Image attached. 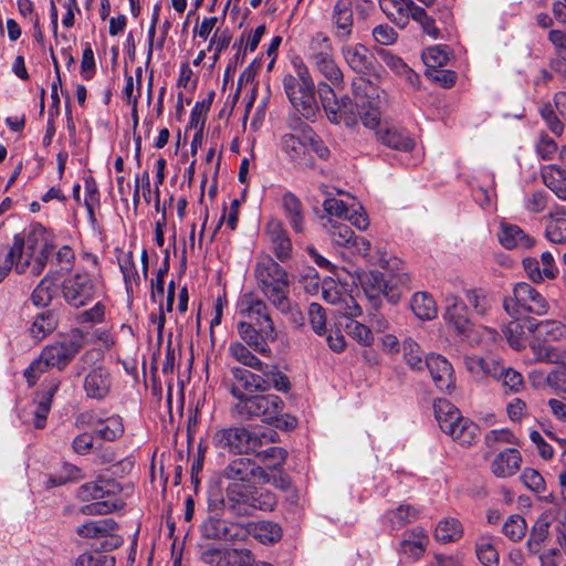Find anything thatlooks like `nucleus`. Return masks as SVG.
<instances>
[{
    "label": "nucleus",
    "mask_w": 566,
    "mask_h": 566,
    "mask_svg": "<svg viewBox=\"0 0 566 566\" xmlns=\"http://www.w3.org/2000/svg\"><path fill=\"white\" fill-rule=\"evenodd\" d=\"M503 333L510 346L516 350H521L526 345L525 333L523 326L517 318L505 325Z\"/></svg>",
    "instance_id": "60"
},
{
    "label": "nucleus",
    "mask_w": 566,
    "mask_h": 566,
    "mask_svg": "<svg viewBox=\"0 0 566 566\" xmlns=\"http://www.w3.org/2000/svg\"><path fill=\"white\" fill-rule=\"evenodd\" d=\"M463 533V525L457 517L446 516L437 523L433 537L440 544H449L458 542Z\"/></svg>",
    "instance_id": "38"
},
{
    "label": "nucleus",
    "mask_w": 566,
    "mask_h": 566,
    "mask_svg": "<svg viewBox=\"0 0 566 566\" xmlns=\"http://www.w3.org/2000/svg\"><path fill=\"white\" fill-rule=\"evenodd\" d=\"M84 206L87 210L88 220L92 224L96 223L95 209L99 207V191L93 177L88 176L84 179Z\"/></svg>",
    "instance_id": "55"
},
{
    "label": "nucleus",
    "mask_w": 566,
    "mask_h": 566,
    "mask_svg": "<svg viewBox=\"0 0 566 566\" xmlns=\"http://www.w3.org/2000/svg\"><path fill=\"white\" fill-rule=\"evenodd\" d=\"M122 488L114 480L98 479L81 485L76 496L83 502H91L80 509L85 515H104L120 510L125 505L120 496Z\"/></svg>",
    "instance_id": "7"
},
{
    "label": "nucleus",
    "mask_w": 566,
    "mask_h": 566,
    "mask_svg": "<svg viewBox=\"0 0 566 566\" xmlns=\"http://www.w3.org/2000/svg\"><path fill=\"white\" fill-rule=\"evenodd\" d=\"M334 38L339 42H348L353 35L354 14L352 0H338L331 15Z\"/></svg>",
    "instance_id": "26"
},
{
    "label": "nucleus",
    "mask_w": 566,
    "mask_h": 566,
    "mask_svg": "<svg viewBox=\"0 0 566 566\" xmlns=\"http://www.w3.org/2000/svg\"><path fill=\"white\" fill-rule=\"evenodd\" d=\"M428 544L429 536L426 530L420 526H416L403 534L398 552L402 558L413 562L424 554Z\"/></svg>",
    "instance_id": "30"
},
{
    "label": "nucleus",
    "mask_w": 566,
    "mask_h": 566,
    "mask_svg": "<svg viewBox=\"0 0 566 566\" xmlns=\"http://www.w3.org/2000/svg\"><path fill=\"white\" fill-rule=\"evenodd\" d=\"M283 400L276 395L251 396L235 405V410L243 419L260 418L264 422L272 423L279 420L283 411Z\"/></svg>",
    "instance_id": "16"
},
{
    "label": "nucleus",
    "mask_w": 566,
    "mask_h": 566,
    "mask_svg": "<svg viewBox=\"0 0 566 566\" xmlns=\"http://www.w3.org/2000/svg\"><path fill=\"white\" fill-rule=\"evenodd\" d=\"M410 306L415 315L422 321H431L438 314L436 301L427 292L415 293Z\"/></svg>",
    "instance_id": "47"
},
{
    "label": "nucleus",
    "mask_w": 566,
    "mask_h": 566,
    "mask_svg": "<svg viewBox=\"0 0 566 566\" xmlns=\"http://www.w3.org/2000/svg\"><path fill=\"white\" fill-rule=\"evenodd\" d=\"M323 208L328 214L327 218L336 217L347 220L358 230H366L369 226L368 216L363 206L358 203L347 205L340 199L331 197L324 200Z\"/></svg>",
    "instance_id": "23"
},
{
    "label": "nucleus",
    "mask_w": 566,
    "mask_h": 566,
    "mask_svg": "<svg viewBox=\"0 0 566 566\" xmlns=\"http://www.w3.org/2000/svg\"><path fill=\"white\" fill-rule=\"evenodd\" d=\"M245 527L249 531V535L251 534L262 544L275 543L280 541L282 536L281 527L272 522L262 521L255 524H250Z\"/></svg>",
    "instance_id": "50"
},
{
    "label": "nucleus",
    "mask_w": 566,
    "mask_h": 566,
    "mask_svg": "<svg viewBox=\"0 0 566 566\" xmlns=\"http://www.w3.org/2000/svg\"><path fill=\"white\" fill-rule=\"evenodd\" d=\"M442 318L453 333L469 343H479L474 336V324L469 317L468 305L460 296L448 293L444 295Z\"/></svg>",
    "instance_id": "14"
},
{
    "label": "nucleus",
    "mask_w": 566,
    "mask_h": 566,
    "mask_svg": "<svg viewBox=\"0 0 566 566\" xmlns=\"http://www.w3.org/2000/svg\"><path fill=\"white\" fill-rule=\"evenodd\" d=\"M304 56L311 67L328 84L343 88L344 74L335 60L332 40L326 33L316 32L310 38L304 49Z\"/></svg>",
    "instance_id": "10"
},
{
    "label": "nucleus",
    "mask_w": 566,
    "mask_h": 566,
    "mask_svg": "<svg viewBox=\"0 0 566 566\" xmlns=\"http://www.w3.org/2000/svg\"><path fill=\"white\" fill-rule=\"evenodd\" d=\"M522 464V454L515 448H507L499 452L491 461V472L501 479L511 478L515 475Z\"/></svg>",
    "instance_id": "33"
},
{
    "label": "nucleus",
    "mask_w": 566,
    "mask_h": 566,
    "mask_svg": "<svg viewBox=\"0 0 566 566\" xmlns=\"http://www.w3.org/2000/svg\"><path fill=\"white\" fill-rule=\"evenodd\" d=\"M237 311L242 317L237 323L241 340L258 354L270 357L269 344L276 340L277 333L266 303L254 292H245L238 298Z\"/></svg>",
    "instance_id": "3"
},
{
    "label": "nucleus",
    "mask_w": 566,
    "mask_h": 566,
    "mask_svg": "<svg viewBox=\"0 0 566 566\" xmlns=\"http://www.w3.org/2000/svg\"><path fill=\"white\" fill-rule=\"evenodd\" d=\"M55 240L54 233L41 224L32 226L25 238L14 235L10 250L0 251V282L12 269L19 274L40 275L56 248Z\"/></svg>",
    "instance_id": "2"
},
{
    "label": "nucleus",
    "mask_w": 566,
    "mask_h": 566,
    "mask_svg": "<svg viewBox=\"0 0 566 566\" xmlns=\"http://www.w3.org/2000/svg\"><path fill=\"white\" fill-rule=\"evenodd\" d=\"M264 240L275 258L285 262L292 256V242L282 221L270 219L264 228Z\"/></svg>",
    "instance_id": "25"
},
{
    "label": "nucleus",
    "mask_w": 566,
    "mask_h": 566,
    "mask_svg": "<svg viewBox=\"0 0 566 566\" xmlns=\"http://www.w3.org/2000/svg\"><path fill=\"white\" fill-rule=\"evenodd\" d=\"M57 326L56 314L52 311H44L36 314L29 327L31 337L35 340H42L50 335Z\"/></svg>",
    "instance_id": "45"
},
{
    "label": "nucleus",
    "mask_w": 566,
    "mask_h": 566,
    "mask_svg": "<svg viewBox=\"0 0 566 566\" xmlns=\"http://www.w3.org/2000/svg\"><path fill=\"white\" fill-rule=\"evenodd\" d=\"M99 280L86 271H77L62 283L64 300L73 307L88 304L99 291Z\"/></svg>",
    "instance_id": "15"
},
{
    "label": "nucleus",
    "mask_w": 566,
    "mask_h": 566,
    "mask_svg": "<svg viewBox=\"0 0 566 566\" xmlns=\"http://www.w3.org/2000/svg\"><path fill=\"white\" fill-rule=\"evenodd\" d=\"M323 227L333 244L347 249L352 254L361 256L368 264L378 265L385 270L394 271L398 268L399 260L380 247L371 248V243L364 237L355 235L354 231L345 223L326 218Z\"/></svg>",
    "instance_id": "4"
},
{
    "label": "nucleus",
    "mask_w": 566,
    "mask_h": 566,
    "mask_svg": "<svg viewBox=\"0 0 566 566\" xmlns=\"http://www.w3.org/2000/svg\"><path fill=\"white\" fill-rule=\"evenodd\" d=\"M541 176L545 186L551 189L556 197L566 200V171L556 165H546L542 167Z\"/></svg>",
    "instance_id": "41"
},
{
    "label": "nucleus",
    "mask_w": 566,
    "mask_h": 566,
    "mask_svg": "<svg viewBox=\"0 0 566 566\" xmlns=\"http://www.w3.org/2000/svg\"><path fill=\"white\" fill-rule=\"evenodd\" d=\"M557 516V510L556 509H548L545 512H543L536 522L534 523L531 535L527 542L528 549L532 553H537L541 548V544L546 539L548 535V528L552 522Z\"/></svg>",
    "instance_id": "36"
},
{
    "label": "nucleus",
    "mask_w": 566,
    "mask_h": 566,
    "mask_svg": "<svg viewBox=\"0 0 566 566\" xmlns=\"http://www.w3.org/2000/svg\"><path fill=\"white\" fill-rule=\"evenodd\" d=\"M403 357L408 366L412 369L420 370L424 363L422 360L419 345L411 338H407L402 344Z\"/></svg>",
    "instance_id": "61"
},
{
    "label": "nucleus",
    "mask_w": 566,
    "mask_h": 566,
    "mask_svg": "<svg viewBox=\"0 0 566 566\" xmlns=\"http://www.w3.org/2000/svg\"><path fill=\"white\" fill-rule=\"evenodd\" d=\"M322 295L327 303L336 306V312L339 315L347 318H355L361 315V307L354 296L347 292L344 284L333 279L324 280Z\"/></svg>",
    "instance_id": "20"
},
{
    "label": "nucleus",
    "mask_w": 566,
    "mask_h": 566,
    "mask_svg": "<svg viewBox=\"0 0 566 566\" xmlns=\"http://www.w3.org/2000/svg\"><path fill=\"white\" fill-rule=\"evenodd\" d=\"M308 139H304L302 135L287 133L282 135L280 146L282 151L293 161L303 158L307 149Z\"/></svg>",
    "instance_id": "49"
},
{
    "label": "nucleus",
    "mask_w": 566,
    "mask_h": 566,
    "mask_svg": "<svg viewBox=\"0 0 566 566\" xmlns=\"http://www.w3.org/2000/svg\"><path fill=\"white\" fill-rule=\"evenodd\" d=\"M82 347L80 336L72 335L45 346L39 358L25 370L24 377L30 386L35 385L42 374L49 368L64 369Z\"/></svg>",
    "instance_id": "9"
},
{
    "label": "nucleus",
    "mask_w": 566,
    "mask_h": 566,
    "mask_svg": "<svg viewBox=\"0 0 566 566\" xmlns=\"http://www.w3.org/2000/svg\"><path fill=\"white\" fill-rule=\"evenodd\" d=\"M475 553L484 566H497L499 553L491 536L482 535L475 542Z\"/></svg>",
    "instance_id": "52"
},
{
    "label": "nucleus",
    "mask_w": 566,
    "mask_h": 566,
    "mask_svg": "<svg viewBox=\"0 0 566 566\" xmlns=\"http://www.w3.org/2000/svg\"><path fill=\"white\" fill-rule=\"evenodd\" d=\"M231 39L232 34L228 28L216 29L207 46V51L213 52L211 56L212 65L220 59L221 52L229 46Z\"/></svg>",
    "instance_id": "56"
},
{
    "label": "nucleus",
    "mask_w": 566,
    "mask_h": 566,
    "mask_svg": "<svg viewBox=\"0 0 566 566\" xmlns=\"http://www.w3.org/2000/svg\"><path fill=\"white\" fill-rule=\"evenodd\" d=\"M268 365L263 364L262 375L253 374L249 370L234 368L233 375L235 384L231 388L232 395L239 400L249 399L256 391L270 389V374L265 373Z\"/></svg>",
    "instance_id": "21"
},
{
    "label": "nucleus",
    "mask_w": 566,
    "mask_h": 566,
    "mask_svg": "<svg viewBox=\"0 0 566 566\" xmlns=\"http://www.w3.org/2000/svg\"><path fill=\"white\" fill-rule=\"evenodd\" d=\"M75 426L94 429L95 434L105 441H114L124 433L123 419L118 415L105 417L102 412L90 410L76 417Z\"/></svg>",
    "instance_id": "17"
},
{
    "label": "nucleus",
    "mask_w": 566,
    "mask_h": 566,
    "mask_svg": "<svg viewBox=\"0 0 566 566\" xmlns=\"http://www.w3.org/2000/svg\"><path fill=\"white\" fill-rule=\"evenodd\" d=\"M357 280L365 295L376 306L380 296L386 293L387 282L384 275L378 271L361 272L357 274Z\"/></svg>",
    "instance_id": "35"
},
{
    "label": "nucleus",
    "mask_w": 566,
    "mask_h": 566,
    "mask_svg": "<svg viewBox=\"0 0 566 566\" xmlns=\"http://www.w3.org/2000/svg\"><path fill=\"white\" fill-rule=\"evenodd\" d=\"M247 343L232 342L229 345V354L238 363L251 367L255 370H263V363L250 350Z\"/></svg>",
    "instance_id": "51"
},
{
    "label": "nucleus",
    "mask_w": 566,
    "mask_h": 566,
    "mask_svg": "<svg viewBox=\"0 0 566 566\" xmlns=\"http://www.w3.org/2000/svg\"><path fill=\"white\" fill-rule=\"evenodd\" d=\"M117 523L113 518L87 521L76 527V534L83 538L101 539L103 551H113L119 547L124 539L116 534Z\"/></svg>",
    "instance_id": "19"
},
{
    "label": "nucleus",
    "mask_w": 566,
    "mask_h": 566,
    "mask_svg": "<svg viewBox=\"0 0 566 566\" xmlns=\"http://www.w3.org/2000/svg\"><path fill=\"white\" fill-rule=\"evenodd\" d=\"M497 235L501 244L506 249L527 248L531 245L530 239L515 224L502 223Z\"/></svg>",
    "instance_id": "48"
},
{
    "label": "nucleus",
    "mask_w": 566,
    "mask_h": 566,
    "mask_svg": "<svg viewBox=\"0 0 566 566\" xmlns=\"http://www.w3.org/2000/svg\"><path fill=\"white\" fill-rule=\"evenodd\" d=\"M503 307L514 318L528 313L542 316L549 311V304L546 298L526 282H520L514 285L512 295L504 297Z\"/></svg>",
    "instance_id": "11"
},
{
    "label": "nucleus",
    "mask_w": 566,
    "mask_h": 566,
    "mask_svg": "<svg viewBox=\"0 0 566 566\" xmlns=\"http://www.w3.org/2000/svg\"><path fill=\"white\" fill-rule=\"evenodd\" d=\"M254 279L263 296L281 313L293 311V303L289 297V273L270 255H262L254 265Z\"/></svg>",
    "instance_id": "5"
},
{
    "label": "nucleus",
    "mask_w": 566,
    "mask_h": 566,
    "mask_svg": "<svg viewBox=\"0 0 566 566\" xmlns=\"http://www.w3.org/2000/svg\"><path fill=\"white\" fill-rule=\"evenodd\" d=\"M113 379L105 366H95L84 376L83 389L90 399L103 400L111 392Z\"/></svg>",
    "instance_id": "28"
},
{
    "label": "nucleus",
    "mask_w": 566,
    "mask_h": 566,
    "mask_svg": "<svg viewBox=\"0 0 566 566\" xmlns=\"http://www.w3.org/2000/svg\"><path fill=\"white\" fill-rule=\"evenodd\" d=\"M59 386L60 382L56 379L51 380L43 395L38 400H34L29 409L21 412V420L32 424L36 429L44 428L48 415L51 410L52 398L59 389Z\"/></svg>",
    "instance_id": "24"
},
{
    "label": "nucleus",
    "mask_w": 566,
    "mask_h": 566,
    "mask_svg": "<svg viewBox=\"0 0 566 566\" xmlns=\"http://www.w3.org/2000/svg\"><path fill=\"white\" fill-rule=\"evenodd\" d=\"M259 478L264 482L274 485L280 490H287L291 485L290 478L277 469L265 470L260 468Z\"/></svg>",
    "instance_id": "62"
},
{
    "label": "nucleus",
    "mask_w": 566,
    "mask_h": 566,
    "mask_svg": "<svg viewBox=\"0 0 566 566\" xmlns=\"http://www.w3.org/2000/svg\"><path fill=\"white\" fill-rule=\"evenodd\" d=\"M118 266L123 274L126 292L128 295H133L134 287L138 286L140 283V276L132 251L123 252L118 256Z\"/></svg>",
    "instance_id": "46"
},
{
    "label": "nucleus",
    "mask_w": 566,
    "mask_h": 566,
    "mask_svg": "<svg viewBox=\"0 0 566 566\" xmlns=\"http://www.w3.org/2000/svg\"><path fill=\"white\" fill-rule=\"evenodd\" d=\"M57 273L49 272L36 285L32 293V302L36 306H48L57 292Z\"/></svg>",
    "instance_id": "44"
},
{
    "label": "nucleus",
    "mask_w": 566,
    "mask_h": 566,
    "mask_svg": "<svg viewBox=\"0 0 566 566\" xmlns=\"http://www.w3.org/2000/svg\"><path fill=\"white\" fill-rule=\"evenodd\" d=\"M459 444L468 447L475 442L479 434V427L468 418L460 416V420L452 424H444V430Z\"/></svg>",
    "instance_id": "34"
},
{
    "label": "nucleus",
    "mask_w": 566,
    "mask_h": 566,
    "mask_svg": "<svg viewBox=\"0 0 566 566\" xmlns=\"http://www.w3.org/2000/svg\"><path fill=\"white\" fill-rule=\"evenodd\" d=\"M115 559L101 553H84L77 558V566H114Z\"/></svg>",
    "instance_id": "64"
},
{
    "label": "nucleus",
    "mask_w": 566,
    "mask_h": 566,
    "mask_svg": "<svg viewBox=\"0 0 566 566\" xmlns=\"http://www.w3.org/2000/svg\"><path fill=\"white\" fill-rule=\"evenodd\" d=\"M308 319L313 331L317 335H324L327 332L325 311L318 303L310 304Z\"/></svg>",
    "instance_id": "63"
},
{
    "label": "nucleus",
    "mask_w": 566,
    "mask_h": 566,
    "mask_svg": "<svg viewBox=\"0 0 566 566\" xmlns=\"http://www.w3.org/2000/svg\"><path fill=\"white\" fill-rule=\"evenodd\" d=\"M424 365L438 389L450 391L454 387L453 368L446 357L430 354L426 357Z\"/></svg>",
    "instance_id": "29"
},
{
    "label": "nucleus",
    "mask_w": 566,
    "mask_h": 566,
    "mask_svg": "<svg viewBox=\"0 0 566 566\" xmlns=\"http://www.w3.org/2000/svg\"><path fill=\"white\" fill-rule=\"evenodd\" d=\"M294 74L283 77V88L293 109L307 120H314L318 113L315 84L307 64L301 57L292 60Z\"/></svg>",
    "instance_id": "6"
},
{
    "label": "nucleus",
    "mask_w": 566,
    "mask_h": 566,
    "mask_svg": "<svg viewBox=\"0 0 566 566\" xmlns=\"http://www.w3.org/2000/svg\"><path fill=\"white\" fill-rule=\"evenodd\" d=\"M566 208L557 207L552 211L546 221L545 234L553 243L566 242Z\"/></svg>",
    "instance_id": "40"
},
{
    "label": "nucleus",
    "mask_w": 566,
    "mask_h": 566,
    "mask_svg": "<svg viewBox=\"0 0 566 566\" xmlns=\"http://www.w3.org/2000/svg\"><path fill=\"white\" fill-rule=\"evenodd\" d=\"M436 419L441 428L444 430V424H452V422L460 420V410L447 399H437L433 403Z\"/></svg>",
    "instance_id": "53"
},
{
    "label": "nucleus",
    "mask_w": 566,
    "mask_h": 566,
    "mask_svg": "<svg viewBox=\"0 0 566 566\" xmlns=\"http://www.w3.org/2000/svg\"><path fill=\"white\" fill-rule=\"evenodd\" d=\"M282 208L292 229L297 233L303 232L305 229V217L300 199L292 192H285L282 196Z\"/></svg>",
    "instance_id": "37"
},
{
    "label": "nucleus",
    "mask_w": 566,
    "mask_h": 566,
    "mask_svg": "<svg viewBox=\"0 0 566 566\" xmlns=\"http://www.w3.org/2000/svg\"><path fill=\"white\" fill-rule=\"evenodd\" d=\"M530 329L544 342H560L566 339V325L557 319H543L531 324Z\"/></svg>",
    "instance_id": "42"
},
{
    "label": "nucleus",
    "mask_w": 566,
    "mask_h": 566,
    "mask_svg": "<svg viewBox=\"0 0 566 566\" xmlns=\"http://www.w3.org/2000/svg\"><path fill=\"white\" fill-rule=\"evenodd\" d=\"M260 468L251 459L237 458L223 469L221 478L227 480L228 484L248 483L259 476Z\"/></svg>",
    "instance_id": "32"
},
{
    "label": "nucleus",
    "mask_w": 566,
    "mask_h": 566,
    "mask_svg": "<svg viewBox=\"0 0 566 566\" xmlns=\"http://www.w3.org/2000/svg\"><path fill=\"white\" fill-rule=\"evenodd\" d=\"M464 298L467 305H470L480 316L486 315L493 303L491 296L481 289L465 290Z\"/></svg>",
    "instance_id": "54"
},
{
    "label": "nucleus",
    "mask_w": 566,
    "mask_h": 566,
    "mask_svg": "<svg viewBox=\"0 0 566 566\" xmlns=\"http://www.w3.org/2000/svg\"><path fill=\"white\" fill-rule=\"evenodd\" d=\"M275 436L274 431H271L270 436L260 437L245 428L230 427L217 430L212 436V443L216 448L245 454L255 451L262 444V439L273 441Z\"/></svg>",
    "instance_id": "12"
},
{
    "label": "nucleus",
    "mask_w": 566,
    "mask_h": 566,
    "mask_svg": "<svg viewBox=\"0 0 566 566\" xmlns=\"http://www.w3.org/2000/svg\"><path fill=\"white\" fill-rule=\"evenodd\" d=\"M376 127H378L376 130L377 140L382 145L400 151H410L413 149L415 140L407 130L394 125H380V122Z\"/></svg>",
    "instance_id": "31"
},
{
    "label": "nucleus",
    "mask_w": 566,
    "mask_h": 566,
    "mask_svg": "<svg viewBox=\"0 0 566 566\" xmlns=\"http://www.w3.org/2000/svg\"><path fill=\"white\" fill-rule=\"evenodd\" d=\"M200 558L209 566H253L255 560L250 549L232 546H208Z\"/></svg>",
    "instance_id": "18"
},
{
    "label": "nucleus",
    "mask_w": 566,
    "mask_h": 566,
    "mask_svg": "<svg viewBox=\"0 0 566 566\" xmlns=\"http://www.w3.org/2000/svg\"><path fill=\"white\" fill-rule=\"evenodd\" d=\"M423 63L428 69H439L444 66L449 61V51L444 45H434L428 48L422 53Z\"/></svg>",
    "instance_id": "57"
},
{
    "label": "nucleus",
    "mask_w": 566,
    "mask_h": 566,
    "mask_svg": "<svg viewBox=\"0 0 566 566\" xmlns=\"http://www.w3.org/2000/svg\"><path fill=\"white\" fill-rule=\"evenodd\" d=\"M335 88L327 82H319L317 85L319 101L331 123L353 127L360 118L366 127L376 128L380 119L384 91L370 81L361 80L359 85L355 84L353 102L348 96L338 98Z\"/></svg>",
    "instance_id": "1"
},
{
    "label": "nucleus",
    "mask_w": 566,
    "mask_h": 566,
    "mask_svg": "<svg viewBox=\"0 0 566 566\" xmlns=\"http://www.w3.org/2000/svg\"><path fill=\"white\" fill-rule=\"evenodd\" d=\"M378 55L382 63L389 67L397 75L401 76L411 85L418 84V75L410 69L401 57L395 55L391 51L381 49L378 51Z\"/></svg>",
    "instance_id": "43"
},
{
    "label": "nucleus",
    "mask_w": 566,
    "mask_h": 566,
    "mask_svg": "<svg viewBox=\"0 0 566 566\" xmlns=\"http://www.w3.org/2000/svg\"><path fill=\"white\" fill-rule=\"evenodd\" d=\"M527 530L526 521L518 514H513L503 524V534L513 542L522 539Z\"/></svg>",
    "instance_id": "58"
},
{
    "label": "nucleus",
    "mask_w": 566,
    "mask_h": 566,
    "mask_svg": "<svg viewBox=\"0 0 566 566\" xmlns=\"http://www.w3.org/2000/svg\"><path fill=\"white\" fill-rule=\"evenodd\" d=\"M223 504L239 516H250L256 510L272 511L276 505V497L269 490L258 488L251 481L227 484Z\"/></svg>",
    "instance_id": "8"
},
{
    "label": "nucleus",
    "mask_w": 566,
    "mask_h": 566,
    "mask_svg": "<svg viewBox=\"0 0 566 566\" xmlns=\"http://www.w3.org/2000/svg\"><path fill=\"white\" fill-rule=\"evenodd\" d=\"M340 53L350 70L358 74L381 77V73L374 66V56L368 48L361 43L342 42Z\"/></svg>",
    "instance_id": "22"
},
{
    "label": "nucleus",
    "mask_w": 566,
    "mask_h": 566,
    "mask_svg": "<svg viewBox=\"0 0 566 566\" xmlns=\"http://www.w3.org/2000/svg\"><path fill=\"white\" fill-rule=\"evenodd\" d=\"M379 8L400 29H403L410 19L415 20L421 15V7L412 0H379Z\"/></svg>",
    "instance_id": "27"
},
{
    "label": "nucleus",
    "mask_w": 566,
    "mask_h": 566,
    "mask_svg": "<svg viewBox=\"0 0 566 566\" xmlns=\"http://www.w3.org/2000/svg\"><path fill=\"white\" fill-rule=\"evenodd\" d=\"M346 333L363 346H370L374 342V335L369 327L349 318L345 325Z\"/></svg>",
    "instance_id": "59"
},
{
    "label": "nucleus",
    "mask_w": 566,
    "mask_h": 566,
    "mask_svg": "<svg viewBox=\"0 0 566 566\" xmlns=\"http://www.w3.org/2000/svg\"><path fill=\"white\" fill-rule=\"evenodd\" d=\"M419 516V510L410 504H400L388 510L382 515V522L390 530H400L406 524L415 522Z\"/></svg>",
    "instance_id": "39"
},
{
    "label": "nucleus",
    "mask_w": 566,
    "mask_h": 566,
    "mask_svg": "<svg viewBox=\"0 0 566 566\" xmlns=\"http://www.w3.org/2000/svg\"><path fill=\"white\" fill-rule=\"evenodd\" d=\"M200 534L206 539L235 543L245 541L249 531L245 525L224 518L220 510L210 507L200 525Z\"/></svg>",
    "instance_id": "13"
}]
</instances>
